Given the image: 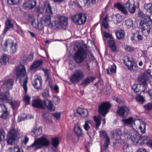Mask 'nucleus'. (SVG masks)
Segmentation results:
<instances>
[{
    "label": "nucleus",
    "instance_id": "nucleus-1",
    "mask_svg": "<svg viewBox=\"0 0 152 152\" xmlns=\"http://www.w3.org/2000/svg\"><path fill=\"white\" fill-rule=\"evenodd\" d=\"M32 105L34 107L44 109L46 107L51 111L55 110V107L52 102L48 99L42 100L40 99H33Z\"/></svg>",
    "mask_w": 152,
    "mask_h": 152
},
{
    "label": "nucleus",
    "instance_id": "nucleus-2",
    "mask_svg": "<svg viewBox=\"0 0 152 152\" xmlns=\"http://www.w3.org/2000/svg\"><path fill=\"white\" fill-rule=\"evenodd\" d=\"M3 86L5 93H0V101L4 102L8 100L10 96L9 91L12 88L14 84V80L9 79L3 81Z\"/></svg>",
    "mask_w": 152,
    "mask_h": 152
},
{
    "label": "nucleus",
    "instance_id": "nucleus-3",
    "mask_svg": "<svg viewBox=\"0 0 152 152\" xmlns=\"http://www.w3.org/2000/svg\"><path fill=\"white\" fill-rule=\"evenodd\" d=\"M21 68L17 67L16 69V74L17 76V78H20L19 82L22 86L24 90L26 93L27 88V83L28 77L26 75V70L24 66H21Z\"/></svg>",
    "mask_w": 152,
    "mask_h": 152
},
{
    "label": "nucleus",
    "instance_id": "nucleus-4",
    "mask_svg": "<svg viewBox=\"0 0 152 152\" xmlns=\"http://www.w3.org/2000/svg\"><path fill=\"white\" fill-rule=\"evenodd\" d=\"M49 143V140L45 137L43 136L36 139L34 143L28 147L29 148H33L34 149L37 150L48 146Z\"/></svg>",
    "mask_w": 152,
    "mask_h": 152
},
{
    "label": "nucleus",
    "instance_id": "nucleus-5",
    "mask_svg": "<svg viewBox=\"0 0 152 152\" xmlns=\"http://www.w3.org/2000/svg\"><path fill=\"white\" fill-rule=\"evenodd\" d=\"M4 46L8 53L11 54L15 53L17 50L18 46L17 43L14 42L13 40L8 39L5 41Z\"/></svg>",
    "mask_w": 152,
    "mask_h": 152
},
{
    "label": "nucleus",
    "instance_id": "nucleus-6",
    "mask_svg": "<svg viewBox=\"0 0 152 152\" xmlns=\"http://www.w3.org/2000/svg\"><path fill=\"white\" fill-rule=\"evenodd\" d=\"M87 52L83 47L80 48L75 53L73 58L77 64L83 61L86 57Z\"/></svg>",
    "mask_w": 152,
    "mask_h": 152
},
{
    "label": "nucleus",
    "instance_id": "nucleus-7",
    "mask_svg": "<svg viewBox=\"0 0 152 152\" xmlns=\"http://www.w3.org/2000/svg\"><path fill=\"white\" fill-rule=\"evenodd\" d=\"M84 77V72L81 69H77L72 75L70 80L72 83H77Z\"/></svg>",
    "mask_w": 152,
    "mask_h": 152
},
{
    "label": "nucleus",
    "instance_id": "nucleus-8",
    "mask_svg": "<svg viewBox=\"0 0 152 152\" xmlns=\"http://www.w3.org/2000/svg\"><path fill=\"white\" fill-rule=\"evenodd\" d=\"M151 24V22H146L143 20L140 21L139 28L141 29V32L144 35L147 36L150 33L152 27Z\"/></svg>",
    "mask_w": 152,
    "mask_h": 152
},
{
    "label": "nucleus",
    "instance_id": "nucleus-9",
    "mask_svg": "<svg viewBox=\"0 0 152 152\" xmlns=\"http://www.w3.org/2000/svg\"><path fill=\"white\" fill-rule=\"evenodd\" d=\"M18 136V131L14 129H10L7 135L6 141L8 145H12Z\"/></svg>",
    "mask_w": 152,
    "mask_h": 152
},
{
    "label": "nucleus",
    "instance_id": "nucleus-10",
    "mask_svg": "<svg viewBox=\"0 0 152 152\" xmlns=\"http://www.w3.org/2000/svg\"><path fill=\"white\" fill-rule=\"evenodd\" d=\"M86 16L83 13H79L72 17L73 21L77 25H81L85 23L86 21Z\"/></svg>",
    "mask_w": 152,
    "mask_h": 152
},
{
    "label": "nucleus",
    "instance_id": "nucleus-11",
    "mask_svg": "<svg viewBox=\"0 0 152 152\" xmlns=\"http://www.w3.org/2000/svg\"><path fill=\"white\" fill-rule=\"evenodd\" d=\"M58 21H54L55 26L57 28H61L67 26L68 19L67 17L60 16L58 18Z\"/></svg>",
    "mask_w": 152,
    "mask_h": 152
},
{
    "label": "nucleus",
    "instance_id": "nucleus-12",
    "mask_svg": "<svg viewBox=\"0 0 152 152\" xmlns=\"http://www.w3.org/2000/svg\"><path fill=\"white\" fill-rule=\"evenodd\" d=\"M129 108L126 106H118L117 110V114L122 117L126 118L129 113Z\"/></svg>",
    "mask_w": 152,
    "mask_h": 152
},
{
    "label": "nucleus",
    "instance_id": "nucleus-13",
    "mask_svg": "<svg viewBox=\"0 0 152 152\" xmlns=\"http://www.w3.org/2000/svg\"><path fill=\"white\" fill-rule=\"evenodd\" d=\"M111 106L110 103L108 102L102 103L99 107V113L105 117L106 114L108 112V109Z\"/></svg>",
    "mask_w": 152,
    "mask_h": 152
},
{
    "label": "nucleus",
    "instance_id": "nucleus-14",
    "mask_svg": "<svg viewBox=\"0 0 152 152\" xmlns=\"http://www.w3.org/2000/svg\"><path fill=\"white\" fill-rule=\"evenodd\" d=\"M147 78L146 75L144 74H141L139 75L137 79V82L139 85H143V88H145L147 86Z\"/></svg>",
    "mask_w": 152,
    "mask_h": 152
},
{
    "label": "nucleus",
    "instance_id": "nucleus-15",
    "mask_svg": "<svg viewBox=\"0 0 152 152\" xmlns=\"http://www.w3.org/2000/svg\"><path fill=\"white\" fill-rule=\"evenodd\" d=\"M36 4V1L34 0L32 1L31 0H28L23 3L22 6L25 9L28 10L34 8Z\"/></svg>",
    "mask_w": 152,
    "mask_h": 152
},
{
    "label": "nucleus",
    "instance_id": "nucleus-16",
    "mask_svg": "<svg viewBox=\"0 0 152 152\" xmlns=\"http://www.w3.org/2000/svg\"><path fill=\"white\" fill-rule=\"evenodd\" d=\"M122 135L121 131L120 130H115L111 132V138L115 140H120Z\"/></svg>",
    "mask_w": 152,
    "mask_h": 152
},
{
    "label": "nucleus",
    "instance_id": "nucleus-17",
    "mask_svg": "<svg viewBox=\"0 0 152 152\" xmlns=\"http://www.w3.org/2000/svg\"><path fill=\"white\" fill-rule=\"evenodd\" d=\"M42 83V80L41 77H38L34 80L33 85L35 88L38 89L41 88Z\"/></svg>",
    "mask_w": 152,
    "mask_h": 152
},
{
    "label": "nucleus",
    "instance_id": "nucleus-18",
    "mask_svg": "<svg viewBox=\"0 0 152 152\" xmlns=\"http://www.w3.org/2000/svg\"><path fill=\"white\" fill-rule=\"evenodd\" d=\"M125 5L131 13L133 14L135 12L136 6L134 4H131L130 1L128 0L126 2Z\"/></svg>",
    "mask_w": 152,
    "mask_h": 152
},
{
    "label": "nucleus",
    "instance_id": "nucleus-19",
    "mask_svg": "<svg viewBox=\"0 0 152 152\" xmlns=\"http://www.w3.org/2000/svg\"><path fill=\"white\" fill-rule=\"evenodd\" d=\"M114 6L124 14L126 15L128 13V12L126 6L125 7L123 6L122 4L120 3L115 4Z\"/></svg>",
    "mask_w": 152,
    "mask_h": 152
},
{
    "label": "nucleus",
    "instance_id": "nucleus-20",
    "mask_svg": "<svg viewBox=\"0 0 152 152\" xmlns=\"http://www.w3.org/2000/svg\"><path fill=\"white\" fill-rule=\"evenodd\" d=\"M51 15H47L43 16L41 18V23L44 22L47 25H50L51 24L50 19Z\"/></svg>",
    "mask_w": 152,
    "mask_h": 152
},
{
    "label": "nucleus",
    "instance_id": "nucleus-21",
    "mask_svg": "<svg viewBox=\"0 0 152 152\" xmlns=\"http://www.w3.org/2000/svg\"><path fill=\"white\" fill-rule=\"evenodd\" d=\"M76 112L83 118L86 117L88 114V112L86 109L80 108L77 109Z\"/></svg>",
    "mask_w": 152,
    "mask_h": 152
},
{
    "label": "nucleus",
    "instance_id": "nucleus-22",
    "mask_svg": "<svg viewBox=\"0 0 152 152\" xmlns=\"http://www.w3.org/2000/svg\"><path fill=\"white\" fill-rule=\"evenodd\" d=\"M108 43L112 51L116 52L117 51V47L114 40L110 39L108 42Z\"/></svg>",
    "mask_w": 152,
    "mask_h": 152
},
{
    "label": "nucleus",
    "instance_id": "nucleus-23",
    "mask_svg": "<svg viewBox=\"0 0 152 152\" xmlns=\"http://www.w3.org/2000/svg\"><path fill=\"white\" fill-rule=\"evenodd\" d=\"M42 63V60H39L35 61L30 66L32 69H34L40 66Z\"/></svg>",
    "mask_w": 152,
    "mask_h": 152
},
{
    "label": "nucleus",
    "instance_id": "nucleus-24",
    "mask_svg": "<svg viewBox=\"0 0 152 152\" xmlns=\"http://www.w3.org/2000/svg\"><path fill=\"white\" fill-rule=\"evenodd\" d=\"M95 79L94 77H89L86 78L81 83V85L86 86L87 85L90 83L92 82Z\"/></svg>",
    "mask_w": 152,
    "mask_h": 152
},
{
    "label": "nucleus",
    "instance_id": "nucleus-25",
    "mask_svg": "<svg viewBox=\"0 0 152 152\" xmlns=\"http://www.w3.org/2000/svg\"><path fill=\"white\" fill-rule=\"evenodd\" d=\"M6 27L4 30V32L5 34L7 31L10 28H12L13 27L12 24L10 20H7L6 21Z\"/></svg>",
    "mask_w": 152,
    "mask_h": 152
},
{
    "label": "nucleus",
    "instance_id": "nucleus-26",
    "mask_svg": "<svg viewBox=\"0 0 152 152\" xmlns=\"http://www.w3.org/2000/svg\"><path fill=\"white\" fill-rule=\"evenodd\" d=\"M126 66L128 69L130 70H135L137 69V65L134 61L129 64H126Z\"/></svg>",
    "mask_w": 152,
    "mask_h": 152
},
{
    "label": "nucleus",
    "instance_id": "nucleus-27",
    "mask_svg": "<svg viewBox=\"0 0 152 152\" xmlns=\"http://www.w3.org/2000/svg\"><path fill=\"white\" fill-rule=\"evenodd\" d=\"M116 66L115 64H113L111 66V68L106 69V70L108 74L111 75L116 72Z\"/></svg>",
    "mask_w": 152,
    "mask_h": 152
},
{
    "label": "nucleus",
    "instance_id": "nucleus-28",
    "mask_svg": "<svg viewBox=\"0 0 152 152\" xmlns=\"http://www.w3.org/2000/svg\"><path fill=\"white\" fill-rule=\"evenodd\" d=\"M144 8L151 15H152V4H145L144 5Z\"/></svg>",
    "mask_w": 152,
    "mask_h": 152
},
{
    "label": "nucleus",
    "instance_id": "nucleus-29",
    "mask_svg": "<svg viewBox=\"0 0 152 152\" xmlns=\"http://www.w3.org/2000/svg\"><path fill=\"white\" fill-rule=\"evenodd\" d=\"M8 58L5 54H3L0 59V62L2 65H5L8 61Z\"/></svg>",
    "mask_w": 152,
    "mask_h": 152
},
{
    "label": "nucleus",
    "instance_id": "nucleus-30",
    "mask_svg": "<svg viewBox=\"0 0 152 152\" xmlns=\"http://www.w3.org/2000/svg\"><path fill=\"white\" fill-rule=\"evenodd\" d=\"M117 38L118 39L122 38L124 36V32L123 30H120L115 32Z\"/></svg>",
    "mask_w": 152,
    "mask_h": 152
},
{
    "label": "nucleus",
    "instance_id": "nucleus-31",
    "mask_svg": "<svg viewBox=\"0 0 152 152\" xmlns=\"http://www.w3.org/2000/svg\"><path fill=\"white\" fill-rule=\"evenodd\" d=\"M136 120H134L132 117H129L127 119H123L122 121L125 124H132L133 123L134 124L135 121Z\"/></svg>",
    "mask_w": 152,
    "mask_h": 152
},
{
    "label": "nucleus",
    "instance_id": "nucleus-32",
    "mask_svg": "<svg viewBox=\"0 0 152 152\" xmlns=\"http://www.w3.org/2000/svg\"><path fill=\"white\" fill-rule=\"evenodd\" d=\"M94 119L95 122L96 127L97 129L101 124V118L99 116H94Z\"/></svg>",
    "mask_w": 152,
    "mask_h": 152
},
{
    "label": "nucleus",
    "instance_id": "nucleus-33",
    "mask_svg": "<svg viewBox=\"0 0 152 152\" xmlns=\"http://www.w3.org/2000/svg\"><path fill=\"white\" fill-rule=\"evenodd\" d=\"M31 132L35 135V137H37L41 134L42 130L39 128L35 127L31 131Z\"/></svg>",
    "mask_w": 152,
    "mask_h": 152
},
{
    "label": "nucleus",
    "instance_id": "nucleus-34",
    "mask_svg": "<svg viewBox=\"0 0 152 152\" xmlns=\"http://www.w3.org/2000/svg\"><path fill=\"white\" fill-rule=\"evenodd\" d=\"M140 86V85L135 83L132 86V89L134 90V92L137 94H140V93L141 92L140 89L138 88V87Z\"/></svg>",
    "mask_w": 152,
    "mask_h": 152
},
{
    "label": "nucleus",
    "instance_id": "nucleus-35",
    "mask_svg": "<svg viewBox=\"0 0 152 152\" xmlns=\"http://www.w3.org/2000/svg\"><path fill=\"white\" fill-rule=\"evenodd\" d=\"M46 14L47 15L51 16L53 13V12L52 10V8L49 3H48L47 5L46 8Z\"/></svg>",
    "mask_w": 152,
    "mask_h": 152
},
{
    "label": "nucleus",
    "instance_id": "nucleus-36",
    "mask_svg": "<svg viewBox=\"0 0 152 152\" xmlns=\"http://www.w3.org/2000/svg\"><path fill=\"white\" fill-rule=\"evenodd\" d=\"M92 122V121L91 120L87 121H85V124L83 125V127L86 131H88L90 129V125L91 124Z\"/></svg>",
    "mask_w": 152,
    "mask_h": 152
},
{
    "label": "nucleus",
    "instance_id": "nucleus-37",
    "mask_svg": "<svg viewBox=\"0 0 152 152\" xmlns=\"http://www.w3.org/2000/svg\"><path fill=\"white\" fill-rule=\"evenodd\" d=\"M138 137L139 138V141H142V144L146 143L149 140V137L147 136L141 137L138 136Z\"/></svg>",
    "mask_w": 152,
    "mask_h": 152
},
{
    "label": "nucleus",
    "instance_id": "nucleus-38",
    "mask_svg": "<svg viewBox=\"0 0 152 152\" xmlns=\"http://www.w3.org/2000/svg\"><path fill=\"white\" fill-rule=\"evenodd\" d=\"M42 70L45 73V76L46 77V80H50L51 78L50 71L46 68H43Z\"/></svg>",
    "mask_w": 152,
    "mask_h": 152
},
{
    "label": "nucleus",
    "instance_id": "nucleus-39",
    "mask_svg": "<svg viewBox=\"0 0 152 152\" xmlns=\"http://www.w3.org/2000/svg\"><path fill=\"white\" fill-rule=\"evenodd\" d=\"M52 143L54 147H56L59 143V140L57 137L53 138L51 139Z\"/></svg>",
    "mask_w": 152,
    "mask_h": 152
},
{
    "label": "nucleus",
    "instance_id": "nucleus-40",
    "mask_svg": "<svg viewBox=\"0 0 152 152\" xmlns=\"http://www.w3.org/2000/svg\"><path fill=\"white\" fill-rule=\"evenodd\" d=\"M139 128L142 133H143L145 132V124L144 122H142L140 124L139 126Z\"/></svg>",
    "mask_w": 152,
    "mask_h": 152
},
{
    "label": "nucleus",
    "instance_id": "nucleus-41",
    "mask_svg": "<svg viewBox=\"0 0 152 152\" xmlns=\"http://www.w3.org/2000/svg\"><path fill=\"white\" fill-rule=\"evenodd\" d=\"M125 23L128 28L132 27L133 25V21L130 19H129L126 20Z\"/></svg>",
    "mask_w": 152,
    "mask_h": 152
},
{
    "label": "nucleus",
    "instance_id": "nucleus-42",
    "mask_svg": "<svg viewBox=\"0 0 152 152\" xmlns=\"http://www.w3.org/2000/svg\"><path fill=\"white\" fill-rule=\"evenodd\" d=\"M108 19V17L107 15L105 17L102 21V25L105 28H107L108 26V24L107 22V20Z\"/></svg>",
    "mask_w": 152,
    "mask_h": 152
},
{
    "label": "nucleus",
    "instance_id": "nucleus-43",
    "mask_svg": "<svg viewBox=\"0 0 152 152\" xmlns=\"http://www.w3.org/2000/svg\"><path fill=\"white\" fill-rule=\"evenodd\" d=\"M75 132L79 136L82 134V130L79 126H77L75 127L74 130Z\"/></svg>",
    "mask_w": 152,
    "mask_h": 152
},
{
    "label": "nucleus",
    "instance_id": "nucleus-44",
    "mask_svg": "<svg viewBox=\"0 0 152 152\" xmlns=\"http://www.w3.org/2000/svg\"><path fill=\"white\" fill-rule=\"evenodd\" d=\"M33 59V54L31 53L28 56H25L23 57V60L25 61H32Z\"/></svg>",
    "mask_w": 152,
    "mask_h": 152
},
{
    "label": "nucleus",
    "instance_id": "nucleus-45",
    "mask_svg": "<svg viewBox=\"0 0 152 152\" xmlns=\"http://www.w3.org/2000/svg\"><path fill=\"white\" fill-rule=\"evenodd\" d=\"M134 61L129 57L126 56L125 57V59L124 60V64L126 66V64H130Z\"/></svg>",
    "mask_w": 152,
    "mask_h": 152
},
{
    "label": "nucleus",
    "instance_id": "nucleus-46",
    "mask_svg": "<svg viewBox=\"0 0 152 152\" xmlns=\"http://www.w3.org/2000/svg\"><path fill=\"white\" fill-rule=\"evenodd\" d=\"M31 99L30 97L26 94H25L23 97V101L25 102L26 104H29Z\"/></svg>",
    "mask_w": 152,
    "mask_h": 152
},
{
    "label": "nucleus",
    "instance_id": "nucleus-47",
    "mask_svg": "<svg viewBox=\"0 0 152 152\" xmlns=\"http://www.w3.org/2000/svg\"><path fill=\"white\" fill-rule=\"evenodd\" d=\"M20 0H7L8 3L10 5H14L18 4Z\"/></svg>",
    "mask_w": 152,
    "mask_h": 152
},
{
    "label": "nucleus",
    "instance_id": "nucleus-48",
    "mask_svg": "<svg viewBox=\"0 0 152 152\" xmlns=\"http://www.w3.org/2000/svg\"><path fill=\"white\" fill-rule=\"evenodd\" d=\"M100 136L106 139L108 137L106 131L104 130H101L99 132Z\"/></svg>",
    "mask_w": 152,
    "mask_h": 152
},
{
    "label": "nucleus",
    "instance_id": "nucleus-49",
    "mask_svg": "<svg viewBox=\"0 0 152 152\" xmlns=\"http://www.w3.org/2000/svg\"><path fill=\"white\" fill-rule=\"evenodd\" d=\"M138 137H139L136 136V135L133 136H132L130 135V137L128 139H130L133 142H137L139 141V139H138Z\"/></svg>",
    "mask_w": 152,
    "mask_h": 152
},
{
    "label": "nucleus",
    "instance_id": "nucleus-50",
    "mask_svg": "<svg viewBox=\"0 0 152 152\" xmlns=\"http://www.w3.org/2000/svg\"><path fill=\"white\" fill-rule=\"evenodd\" d=\"M145 110H150L152 109V103H149L144 105Z\"/></svg>",
    "mask_w": 152,
    "mask_h": 152
},
{
    "label": "nucleus",
    "instance_id": "nucleus-51",
    "mask_svg": "<svg viewBox=\"0 0 152 152\" xmlns=\"http://www.w3.org/2000/svg\"><path fill=\"white\" fill-rule=\"evenodd\" d=\"M7 114L8 113L7 111H1L0 112V118H1L4 119L6 118Z\"/></svg>",
    "mask_w": 152,
    "mask_h": 152
},
{
    "label": "nucleus",
    "instance_id": "nucleus-52",
    "mask_svg": "<svg viewBox=\"0 0 152 152\" xmlns=\"http://www.w3.org/2000/svg\"><path fill=\"white\" fill-rule=\"evenodd\" d=\"M116 20L118 23H120L122 20V16L119 14H117L115 15Z\"/></svg>",
    "mask_w": 152,
    "mask_h": 152
},
{
    "label": "nucleus",
    "instance_id": "nucleus-53",
    "mask_svg": "<svg viewBox=\"0 0 152 152\" xmlns=\"http://www.w3.org/2000/svg\"><path fill=\"white\" fill-rule=\"evenodd\" d=\"M5 135L6 134L4 130L2 129H0V138L1 140L4 139Z\"/></svg>",
    "mask_w": 152,
    "mask_h": 152
},
{
    "label": "nucleus",
    "instance_id": "nucleus-54",
    "mask_svg": "<svg viewBox=\"0 0 152 152\" xmlns=\"http://www.w3.org/2000/svg\"><path fill=\"white\" fill-rule=\"evenodd\" d=\"M124 135V137L126 139H128L130 137V135L129 134V132L127 130H125L124 132V134H122V136Z\"/></svg>",
    "mask_w": 152,
    "mask_h": 152
},
{
    "label": "nucleus",
    "instance_id": "nucleus-55",
    "mask_svg": "<svg viewBox=\"0 0 152 152\" xmlns=\"http://www.w3.org/2000/svg\"><path fill=\"white\" fill-rule=\"evenodd\" d=\"M23 139L22 140V144H24L26 145L29 140L28 137L26 136H23Z\"/></svg>",
    "mask_w": 152,
    "mask_h": 152
},
{
    "label": "nucleus",
    "instance_id": "nucleus-56",
    "mask_svg": "<svg viewBox=\"0 0 152 152\" xmlns=\"http://www.w3.org/2000/svg\"><path fill=\"white\" fill-rule=\"evenodd\" d=\"M124 152H129V145L127 143H126L123 148Z\"/></svg>",
    "mask_w": 152,
    "mask_h": 152
},
{
    "label": "nucleus",
    "instance_id": "nucleus-57",
    "mask_svg": "<svg viewBox=\"0 0 152 152\" xmlns=\"http://www.w3.org/2000/svg\"><path fill=\"white\" fill-rule=\"evenodd\" d=\"M110 139L109 137L105 139L104 144V146L105 148L107 147L110 144Z\"/></svg>",
    "mask_w": 152,
    "mask_h": 152
},
{
    "label": "nucleus",
    "instance_id": "nucleus-58",
    "mask_svg": "<svg viewBox=\"0 0 152 152\" xmlns=\"http://www.w3.org/2000/svg\"><path fill=\"white\" fill-rule=\"evenodd\" d=\"M104 37L106 38H110L111 39H113V37L111 34H109V33L104 32L103 33Z\"/></svg>",
    "mask_w": 152,
    "mask_h": 152
},
{
    "label": "nucleus",
    "instance_id": "nucleus-59",
    "mask_svg": "<svg viewBox=\"0 0 152 152\" xmlns=\"http://www.w3.org/2000/svg\"><path fill=\"white\" fill-rule=\"evenodd\" d=\"M44 11V9L42 7L40 8L39 7H37L36 9V11L39 14L43 13Z\"/></svg>",
    "mask_w": 152,
    "mask_h": 152
},
{
    "label": "nucleus",
    "instance_id": "nucleus-60",
    "mask_svg": "<svg viewBox=\"0 0 152 152\" xmlns=\"http://www.w3.org/2000/svg\"><path fill=\"white\" fill-rule=\"evenodd\" d=\"M125 50L127 51L131 52L133 51L134 50V48L130 46H126L125 48Z\"/></svg>",
    "mask_w": 152,
    "mask_h": 152
},
{
    "label": "nucleus",
    "instance_id": "nucleus-61",
    "mask_svg": "<svg viewBox=\"0 0 152 152\" xmlns=\"http://www.w3.org/2000/svg\"><path fill=\"white\" fill-rule=\"evenodd\" d=\"M136 99L139 102H142L143 101L144 99L142 96H139L136 97Z\"/></svg>",
    "mask_w": 152,
    "mask_h": 152
},
{
    "label": "nucleus",
    "instance_id": "nucleus-62",
    "mask_svg": "<svg viewBox=\"0 0 152 152\" xmlns=\"http://www.w3.org/2000/svg\"><path fill=\"white\" fill-rule=\"evenodd\" d=\"M42 96L44 97L45 98H48V97H49V91H45L43 93Z\"/></svg>",
    "mask_w": 152,
    "mask_h": 152
},
{
    "label": "nucleus",
    "instance_id": "nucleus-63",
    "mask_svg": "<svg viewBox=\"0 0 152 152\" xmlns=\"http://www.w3.org/2000/svg\"><path fill=\"white\" fill-rule=\"evenodd\" d=\"M14 151L15 152H24L22 148H20L18 146L14 147Z\"/></svg>",
    "mask_w": 152,
    "mask_h": 152
},
{
    "label": "nucleus",
    "instance_id": "nucleus-64",
    "mask_svg": "<svg viewBox=\"0 0 152 152\" xmlns=\"http://www.w3.org/2000/svg\"><path fill=\"white\" fill-rule=\"evenodd\" d=\"M137 152H148L146 149L143 148H138Z\"/></svg>",
    "mask_w": 152,
    "mask_h": 152
}]
</instances>
